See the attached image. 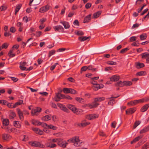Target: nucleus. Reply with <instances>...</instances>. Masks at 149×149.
<instances>
[{
  "instance_id": "obj_7",
  "label": "nucleus",
  "mask_w": 149,
  "mask_h": 149,
  "mask_svg": "<svg viewBox=\"0 0 149 149\" xmlns=\"http://www.w3.org/2000/svg\"><path fill=\"white\" fill-rule=\"evenodd\" d=\"M64 95H63L59 93H56V96L54 99L56 102H58L61 99H64Z\"/></svg>"
},
{
  "instance_id": "obj_6",
  "label": "nucleus",
  "mask_w": 149,
  "mask_h": 149,
  "mask_svg": "<svg viewBox=\"0 0 149 149\" xmlns=\"http://www.w3.org/2000/svg\"><path fill=\"white\" fill-rule=\"evenodd\" d=\"M58 140V144L60 146L63 147H66V145L68 144L65 141H63L62 139L61 138L59 139Z\"/></svg>"
},
{
  "instance_id": "obj_12",
  "label": "nucleus",
  "mask_w": 149,
  "mask_h": 149,
  "mask_svg": "<svg viewBox=\"0 0 149 149\" xmlns=\"http://www.w3.org/2000/svg\"><path fill=\"white\" fill-rule=\"evenodd\" d=\"M136 110L135 108H130L126 111V114H132L134 113Z\"/></svg>"
},
{
  "instance_id": "obj_9",
  "label": "nucleus",
  "mask_w": 149,
  "mask_h": 149,
  "mask_svg": "<svg viewBox=\"0 0 149 149\" xmlns=\"http://www.w3.org/2000/svg\"><path fill=\"white\" fill-rule=\"evenodd\" d=\"M57 105L61 110L66 113L69 112V110L63 104L61 103H58Z\"/></svg>"
},
{
  "instance_id": "obj_34",
  "label": "nucleus",
  "mask_w": 149,
  "mask_h": 149,
  "mask_svg": "<svg viewBox=\"0 0 149 149\" xmlns=\"http://www.w3.org/2000/svg\"><path fill=\"white\" fill-rule=\"evenodd\" d=\"M70 88H65L63 89V91L65 93H70Z\"/></svg>"
},
{
  "instance_id": "obj_55",
  "label": "nucleus",
  "mask_w": 149,
  "mask_h": 149,
  "mask_svg": "<svg viewBox=\"0 0 149 149\" xmlns=\"http://www.w3.org/2000/svg\"><path fill=\"white\" fill-rule=\"evenodd\" d=\"M136 40V37L135 36L131 37L130 38V41L133 42Z\"/></svg>"
},
{
  "instance_id": "obj_52",
  "label": "nucleus",
  "mask_w": 149,
  "mask_h": 149,
  "mask_svg": "<svg viewBox=\"0 0 149 149\" xmlns=\"http://www.w3.org/2000/svg\"><path fill=\"white\" fill-rule=\"evenodd\" d=\"M139 43L138 41H136L135 42H134L132 44V45L134 46L138 47L139 46Z\"/></svg>"
},
{
  "instance_id": "obj_35",
  "label": "nucleus",
  "mask_w": 149,
  "mask_h": 149,
  "mask_svg": "<svg viewBox=\"0 0 149 149\" xmlns=\"http://www.w3.org/2000/svg\"><path fill=\"white\" fill-rule=\"evenodd\" d=\"M16 114L15 112H11L9 115V118L11 119H13L15 116Z\"/></svg>"
},
{
  "instance_id": "obj_53",
  "label": "nucleus",
  "mask_w": 149,
  "mask_h": 149,
  "mask_svg": "<svg viewBox=\"0 0 149 149\" xmlns=\"http://www.w3.org/2000/svg\"><path fill=\"white\" fill-rule=\"evenodd\" d=\"M64 97V99H67L69 100H71L72 99V98L70 97L69 95H64V96H63Z\"/></svg>"
},
{
  "instance_id": "obj_51",
  "label": "nucleus",
  "mask_w": 149,
  "mask_h": 149,
  "mask_svg": "<svg viewBox=\"0 0 149 149\" xmlns=\"http://www.w3.org/2000/svg\"><path fill=\"white\" fill-rule=\"evenodd\" d=\"M39 123H40V122L37 120H33L32 121V124L35 125H38Z\"/></svg>"
},
{
  "instance_id": "obj_46",
  "label": "nucleus",
  "mask_w": 149,
  "mask_h": 149,
  "mask_svg": "<svg viewBox=\"0 0 149 149\" xmlns=\"http://www.w3.org/2000/svg\"><path fill=\"white\" fill-rule=\"evenodd\" d=\"M141 122L139 121H137L135 122L134 125V128H135Z\"/></svg>"
},
{
  "instance_id": "obj_61",
  "label": "nucleus",
  "mask_w": 149,
  "mask_h": 149,
  "mask_svg": "<svg viewBox=\"0 0 149 149\" xmlns=\"http://www.w3.org/2000/svg\"><path fill=\"white\" fill-rule=\"evenodd\" d=\"M10 32L13 33L16 31V29L14 27H11L10 29Z\"/></svg>"
},
{
  "instance_id": "obj_37",
  "label": "nucleus",
  "mask_w": 149,
  "mask_h": 149,
  "mask_svg": "<svg viewBox=\"0 0 149 149\" xmlns=\"http://www.w3.org/2000/svg\"><path fill=\"white\" fill-rule=\"evenodd\" d=\"M59 138H55L53 139H51L49 140V142L50 143H58V140H59Z\"/></svg>"
},
{
  "instance_id": "obj_64",
  "label": "nucleus",
  "mask_w": 149,
  "mask_h": 149,
  "mask_svg": "<svg viewBox=\"0 0 149 149\" xmlns=\"http://www.w3.org/2000/svg\"><path fill=\"white\" fill-rule=\"evenodd\" d=\"M139 26V25L138 24L136 23L135 24H134L132 27V29H134L135 28H137Z\"/></svg>"
},
{
  "instance_id": "obj_56",
  "label": "nucleus",
  "mask_w": 149,
  "mask_h": 149,
  "mask_svg": "<svg viewBox=\"0 0 149 149\" xmlns=\"http://www.w3.org/2000/svg\"><path fill=\"white\" fill-rule=\"evenodd\" d=\"M10 78L14 82H17L18 80V78L13 77H10Z\"/></svg>"
},
{
  "instance_id": "obj_59",
  "label": "nucleus",
  "mask_w": 149,
  "mask_h": 149,
  "mask_svg": "<svg viewBox=\"0 0 149 149\" xmlns=\"http://www.w3.org/2000/svg\"><path fill=\"white\" fill-rule=\"evenodd\" d=\"M42 34V32L41 31H37L36 35L37 37H39Z\"/></svg>"
},
{
  "instance_id": "obj_10",
  "label": "nucleus",
  "mask_w": 149,
  "mask_h": 149,
  "mask_svg": "<svg viewBox=\"0 0 149 149\" xmlns=\"http://www.w3.org/2000/svg\"><path fill=\"white\" fill-rule=\"evenodd\" d=\"M98 117V115L96 114H92L86 116V118L89 120L95 119Z\"/></svg>"
},
{
  "instance_id": "obj_36",
  "label": "nucleus",
  "mask_w": 149,
  "mask_h": 149,
  "mask_svg": "<svg viewBox=\"0 0 149 149\" xmlns=\"http://www.w3.org/2000/svg\"><path fill=\"white\" fill-rule=\"evenodd\" d=\"M21 6L22 5L21 4H19L16 7L15 12V15L17 14V13L19 11L20 9Z\"/></svg>"
},
{
  "instance_id": "obj_31",
  "label": "nucleus",
  "mask_w": 149,
  "mask_h": 149,
  "mask_svg": "<svg viewBox=\"0 0 149 149\" xmlns=\"http://www.w3.org/2000/svg\"><path fill=\"white\" fill-rule=\"evenodd\" d=\"M3 123L4 125L7 126L9 125V120L8 119H3Z\"/></svg>"
},
{
  "instance_id": "obj_18",
  "label": "nucleus",
  "mask_w": 149,
  "mask_h": 149,
  "mask_svg": "<svg viewBox=\"0 0 149 149\" xmlns=\"http://www.w3.org/2000/svg\"><path fill=\"white\" fill-rule=\"evenodd\" d=\"M75 100L77 102L81 104H83L86 102L84 98L81 97H76L75 98Z\"/></svg>"
},
{
  "instance_id": "obj_63",
  "label": "nucleus",
  "mask_w": 149,
  "mask_h": 149,
  "mask_svg": "<svg viewBox=\"0 0 149 149\" xmlns=\"http://www.w3.org/2000/svg\"><path fill=\"white\" fill-rule=\"evenodd\" d=\"M88 69L87 67L86 66H84L81 69V70L82 71H85Z\"/></svg>"
},
{
  "instance_id": "obj_23",
  "label": "nucleus",
  "mask_w": 149,
  "mask_h": 149,
  "mask_svg": "<svg viewBox=\"0 0 149 149\" xmlns=\"http://www.w3.org/2000/svg\"><path fill=\"white\" fill-rule=\"evenodd\" d=\"M149 130V126L146 127L141 130L140 132L141 134H143Z\"/></svg>"
},
{
  "instance_id": "obj_47",
  "label": "nucleus",
  "mask_w": 149,
  "mask_h": 149,
  "mask_svg": "<svg viewBox=\"0 0 149 149\" xmlns=\"http://www.w3.org/2000/svg\"><path fill=\"white\" fill-rule=\"evenodd\" d=\"M8 45L7 43H3L1 46L2 49H6L8 47Z\"/></svg>"
},
{
  "instance_id": "obj_20",
  "label": "nucleus",
  "mask_w": 149,
  "mask_h": 149,
  "mask_svg": "<svg viewBox=\"0 0 149 149\" xmlns=\"http://www.w3.org/2000/svg\"><path fill=\"white\" fill-rule=\"evenodd\" d=\"M60 23L63 24V25L64 26V28L65 29H68L70 27V25L69 24L68 22L63 21H61L60 22Z\"/></svg>"
},
{
  "instance_id": "obj_42",
  "label": "nucleus",
  "mask_w": 149,
  "mask_h": 149,
  "mask_svg": "<svg viewBox=\"0 0 149 149\" xmlns=\"http://www.w3.org/2000/svg\"><path fill=\"white\" fill-rule=\"evenodd\" d=\"M12 52L13 50H10L8 54V55L9 56L10 58L13 57L15 55V54H12Z\"/></svg>"
},
{
  "instance_id": "obj_3",
  "label": "nucleus",
  "mask_w": 149,
  "mask_h": 149,
  "mask_svg": "<svg viewBox=\"0 0 149 149\" xmlns=\"http://www.w3.org/2000/svg\"><path fill=\"white\" fill-rule=\"evenodd\" d=\"M67 107L71 110L72 112L76 114H79L80 113V111L79 109H77L74 105L70 104L67 105Z\"/></svg>"
},
{
  "instance_id": "obj_28",
  "label": "nucleus",
  "mask_w": 149,
  "mask_h": 149,
  "mask_svg": "<svg viewBox=\"0 0 149 149\" xmlns=\"http://www.w3.org/2000/svg\"><path fill=\"white\" fill-rule=\"evenodd\" d=\"M149 53L148 52H145L141 54V55L142 56V58L145 59L147 58H148Z\"/></svg>"
},
{
  "instance_id": "obj_40",
  "label": "nucleus",
  "mask_w": 149,
  "mask_h": 149,
  "mask_svg": "<svg viewBox=\"0 0 149 149\" xmlns=\"http://www.w3.org/2000/svg\"><path fill=\"white\" fill-rule=\"evenodd\" d=\"M143 137V135H140L136 137L134 140H133V141L134 142H136L138 141L139 139H141L142 137Z\"/></svg>"
},
{
  "instance_id": "obj_13",
  "label": "nucleus",
  "mask_w": 149,
  "mask_h": 149,
  "mask_svg": "<svg viewBox=\"0 0 149 149\" xmlns=\"http://www.w3.org/2000/svg\"><path fill=\"white\" fill-rule=\"evenodd\" d=\"M97 101H95V99H94V101L91 104H88V106L91 108L95 107L99 105V104L97 102Z\"/></svg>"
},
{
  "instance_id": "obj_48",
  "label": "nucleus",
  "mask_w": 149,
  "mask_h": 149,
  "mask_svg": "<svg viewBox=\"0 0 149 149\" xmlns=\"http://www.w3.org/2000/svg\"><path fill=\"white\" fill-rule=\"evenodd\" d=\"M50 105L52 108H54L55 109L57 108V105H56V104H55L53 102H51L50 103Z\"/></svg>"
},
{
  "instance_id": "obj_4",
  "label": "nucleus",
  "mask_w": 149,
  "mask_h": 149,
  "mask_svg": "<svg viewBox=\"0 0 149 149\" xmlns=\"http://www.w3.org/2000/svg\"><path fill=\"white\" fill-rule=\"evenodd\" d=\"M29 143L33 147L43 148L44 146L40 143L38 141H31L29 142Z\"/></svg>"
},
{
  "instance_id": "obj_25",
  "label": "nucleus",
  "mask_w": 149,
  "mask_h": 149,
  "mask_svg": "<svg viewBox=\"0 0 149 149\" xmlns=\"http://www.w3.org/2000/svg\"><path fill=\"white\" fill-rule=\"evenodd\" d=\"M136 67L137 68H140L144 67V65L143 63L139 62H136L135 63Z\"/></svg>"
},
{
  "instance_id": "obj_54",
  "label": "nucleus",
  "mask_w": 149,
  "mask_h": 149,
  "mask_svg": "<svg viewBox=\"0 0 149 149\" xmlns=\"http://www.w3.org/2000/svg\"><path fill=\"white\" fill-rule=\"evenodd\" d=\"M11 35V33L9 31H5L4 33V36L5 37Z\"/></svg>"
},
{
  "instance_id": "obj_30",
  "label": "nucleus",
  "mask_w": 149,
  "mask_h": 149,
  "mask_svg": "<svg viewBox=\"0 0 149 149\" xmlns=\"http://www.w3.org/2000/svg\"><path fill=\"white\" fill-rule=\"evenodd\" d=\"M105 98L104 97H98L95 98V101L97 102H100L103 101L105 100Z\"/></svg>"
},
{
  "instance_id": "obj_29",
  "label": "nucleus",
  "mask_w": 149,
  "mask_h": 149,
  "mask_svg": "<svg viewBox=\"0 0 149 149\" xmlns=\"http://www.w3.org/2000/svg\"><path fill=\"white\" fill-rule=\"evenodd\" d=\"M90 123L89 122H84L80 124L79 123L78 124V125L80 127H84L89 125Z\"/></svg>"
},
{
  "instance_id": "obj_38",
  "label": "nucleus",
  "mask_w": 149,
  "mask_h": 149,
  "mask_svg": "<svg viewBox=\"0 0 149 149\" xmlns=\"http://www.w3.org/2000/svg\"><path fill=\"white\" fill-rule=\"evenodd\" d=\"M38 125H41L43 127H47V128L48 125L45 123H41L40 122V123H38Z\"/></svg>"
},
{
  "instance_id": "obj_45",
  "label": "nucleus",
  "mask_w": 149,
  "mask_h": 149,
  "mask_svg": "<svg viewBox=\"0 0 149 149\" xmlns=\"http://www.w3.org/2000/svg\"><path fill=\"white\" fill-rule=\"evenodd\" d=\"M107 64L108 65H115L117 64L116 62H113V61H109L107 62Z\"/></svg>"
},
{
  "instance_id": "obj_26",
  "label": "nucleus",
  "mask_w": 149,
  "mask_h": 149,
  "mask_svg": "<svg viewBox=\"0 0 149 149\" xmlns=\"http://www.w3.org/2000/svg\"><path fill=\"white\" fill-rule=\"evenodd\" d=\"M13 124L14 126L16 127L20 128L21 127V122L19 121H14Z\"/></svg>"
},
{
  "instance_id": "obj_33",
  "label": "nucleus",
  "mask_w": 149,
  "mask_h": 149,
  "mask_svg": "<svg viewBox=\"0 0 149 149\" xmlns=\"http://www.w3.org/2000/svg\"><path fill=\"white\" fill-rule=\"evenodd\" d=\"M101 14V12L98 11L93 14V17L95 18H97L99 17V15Z\"/></svg>"
},
{
  "instance_id": "obj_27",
  "label": "nucleus",
  "mask_w": 149,
  "mask_h": 149,
  "mask_svg": "<svg viewBox=\"0 0 149 149\" xmlns=\"http://www.w3.org/2000/svg\"><path fill=\"white\" fill-rule=\"evenodd\" d=\"M47 128L55 130L57 129V127L55 126H54L52 124L48 125Z\"/></svg>"
},
{
  "instance_id": "obj_58",
  "label": "nucleus",
  "mask_w": 149,
  "mask_h": 149,
  "mask_svg": "<svg viewBox=\"0 0 149 149\" xmlns=\"http://www.w3.org/2000/svg\"><path fill=\"white\" fill-rule=\"evenodd\" d=\"M91 4L90 3H87L85 5V7L86 9L89 8L91 6Z\"/></svg>"
},
{
  "instance_id": "obj_24",
  "label": "nucleus",
  "mask_w": 149,
  "mask_h": 149,
  "mask_svg": "<svg viewBox=\"0 0 149 149\" xmlns=\"http://www.w3.org/2000/svg\"><path fill=\"white\" fill-rule=\"evenodd\" d=\"M149 107V104H147L143 106L141 109V111L144 112L146 111Z\"/></svg>"
},
{
  "instance_id": "obj_62",
  "label": "nucleus",
  "mask_w": 149,
  "mask_h": 149,
  "mask_svg": "<svg viewBox=\"0 0 149 149\" xmlns=\"http://www.w3.org/2000/svg\"><path fill=\"white\" fill-rule=\"evenodd\" d=\"M149 17V12L142 19V21H144V19L146 18H147L148 19Z\"/></svg>"
},
{
  "instance_id": "obj_44",
  "label": "nucleus",
  "mask_w": 149,
  "mask_h": 149,
  "mask_svg": "<svg viewBox=\"0 0 149 149\" xmlns=\"http://www.w3.org/2000/svg\"><path fill=\"white\" fill-rule=\"evenodd\" d=\"M129 49V48L128 47H127L125 48L122 49L120 51V53L122 54H123L126 52Z\"/></svg>"
},
{
  "instance_id": "obj_43",
  "label": "nucleus",
  "mask_w": 149,
  "mask_h": 149,
  "mask_svg": "<svg viewBox=\"0 0 149 149\" xmlns=\"http://www.w3.org/2000/svg\"><path fill=\"white\" fill-rule=\"evenodd\" d=\"M75 33L77 36H82L84 34L83 32L81 31H78L75 32Z\"/></svg>"
},
{
  "instance_id": "obj_16",
  "label": "nucleus",
  "mask_w": 149,
  "mask_h": 149,
  "mask_svg": "<svg viewBox=\"0 0 149 149\" xmlns=\"http://www.w3.org/2000/svg\"><path fill=\"white\" fill-rule=\"evenodd\" d=\"M17 110L20 119L22 121L24 119V116L22 113L19 108L17 109Z\"/></svg>"
},
{
  "instance_id": "obj_11",
  "label": "nucleus",
  "mask_w": 149,
  "mask_h": 149,
  "mask_svg": "<svg viewBox=\"0 0 149 149\" xmlns=\"http://www.w3.org/2000/svg\"><path fill=\"white\" fill-rule=\"evenodd\" d=\"M42 109L40 107H37L35 109L31 111V114L32 115H37L39 113L41 110Z\"/></svg>"
},
{
  "instance_id": "obj_39",
  "label": "nucleus",
  "mask_w": 149,
  "mask_h": 149,
  "mask_svg": "<svg viewBox=\"0 0 149 149\" xmlns=\"http://www.w3.org/2000/svg\"><path fill=\"white\" fill-rule=\"evenodd\" d=\"M56 146V145L55 143H50V142H49V144L47 146V147L50 148H54Z\"/></svg>"
},
{
  "instance_id": "obj_14",
  "label": "nucleus",
  "mask_w": 149,
  "mask_h": 149,
  "mask_svg": "<svg viewBox=\"0 0 149 149\" xmlns=\"http://www.w3.org/2000/svg\"><path fill=\"white\" fill-rule=\"evenodd\" d=\"M103 87V85L102 84H97L95 86L92 87L94 91H97L101 88H102Z\"/></svg>"
},
{
  "instance_id": "obj_57",
  "label": "nucleus",
  "mask_w": 149,
  "mask_h": 149,
  "mask_svg": "<svg viewBox=\"0 0 149 149\" xmlns=\"http://www.w3.org/2000/svg\"><path fill=\"white\" fill-rule=\"evenodd\" d=\"M114 103H115V101L113 100H111L108 102V104L113 105Z\"/></svg>"
},
{
  "instance_id": "obj_32",
  "label": "nucleus",
  "mask_w": 149,
  "mask_h": 149,
  "mask_svg": "<svg viewBox=\"0 0 149 149\" xmlns=\"http://www.w3.org/2000/svg\"><path fill=\"white\" fill-rule=\"evenodd\" d=\"M147 35L146 33H143L139 36L141 40H145L147 38Z\"/></svg>"
},
{
  "instance_id": "obj_19",
  "label": "nucleus",
  "mask_w": 149,
  "mask_h": 149,
  "mask_svg": "<svg viewBox=\"0 0 149 149\" xmlns=\"http://www.w3.org/2000/svg\"><path fill=\"white\" fill-rule=\"evenodd\" d=\"M2 138L4 140H9L11 138V136L8 134H4L2 135Z\"/></svg>"
},
{
  "instance_id": "obj_8",
  "label": "nucleus",
  "mask_w": 149,
  "mask_h": 149,
  "mask_svg": "<svg viewBox=\"0 0 149 149\" xmlns=\"http://www.w3.org/2000/svg\"><path fill=\"white\" fill-rule=\"evenodd\" d=\"M53 29L56 32H63L64 31L63 28L61 25H57L54 26Z\"/></svg>"
},
{
  "instance_id": "obj_50",
  "label": "nucleus",
  "mask_w": 149,
  "mask_h": 149,
  "mask_svg": "<svg viewBox=\"0 0 149 149\" xmlns=\"http://www.w3.org/2000/svg\"><path fill=\"white\" fill-rule=\"evenodd\" d=\"M7 9V7L4 6L3 5L1 6L0 8V11H4L5 10Z\"/></svg>"
},
{
  "instance_id": "obj_60",
  "label": "nucleus",
  "mask_w": 149,
  "mask_h": 149,
  "mask_svg": "<svg viewBox=\"0 0 149 149\" xmlns=\"http://www.w3.org/2000/svg\"><path fill=\"white\" fill-rule=\"evenodd\" d=\"M144 72L143 71H141L139 72H137L136 73V75L137 76H142L144 75Z\"/></svg>"
},
{
  "instance_id": "obj_41",
  "label": "nucleus",
  "mask_w": 149,
  "mask_h": 149,
  "mask_svg": "<svg viewBox=\"0 0 149 149\" xmlns=\"http://www.w3.org/2000/svg\"><path fill=\"white\" fill-rule=\"evenodd\" d=\"M55 53V51L54 50H52L49 52L48 56L50 57L52 55L54 54Z\"/></svg>"
},
{
  "instance_id": "obj_15",
  "label": "nucleus",
  "mask_w": 149,
  "mask_h": 149,
  "mask_svg": "<svg viewBox=\"0 0 149 149\" xmlns=\"http://www.w3.org/2000/svg\"><path fill=\"white\" fill-rule=\"evenodd\" d=\"M51 118V115L48 114L43 117L41 119L42 120L45 121L50 120Z\"/></svg>"
},
{
  "instance_id": "obj_22",
  "label": "nucleus",
  "mask_w": 149,
  "mask_h": 149,
  "mask_svg": "<svg viewBox=\"0 0 149 149\" xmlns=\"http://www.w3.org/2000/svg\"><path fill=\"white\" fill-rule=\"evenodd\" d=\"M91 19V15L90 14L85 17L84 20V23H86L88 22Z\"/></svg>"
},
{
  "instance_id": "obj_17",
  "label": "nucleus",
  "mask_w": 149,
  "mask_h": 149,
  "mask_svg": "<svg viewBox=\"0 0 149 149\" xmlns=\"http://www.w3.org/2000/svg\"><path fill=\"white\" fill-rule=\"evenodd\" d=\"M120 78V77L119 76L117 75H114L112 76L110 78V79L111 81H115L118 80Z\"/></svg>"
},
{
  "instance_id": "obj_5",
  "label": "nucleus",
  "mask_w": 149,
  "mask_h": 149,
  "mask_svg": "<svg viewBox=\"0 0 149 149\" xmlns=\"http://www.w3.org/2000/svg\"><path fill=\"white\" fill-rule=\"evenodd\" d=\"M50 7V6L48 4H47L40 8L39 9V11L41 13L46 12L49 9Z\"/></svg>"
},
{
  "instance_id": "obj_1",
  "label": "nucleus",
  "mask_w": 149,
  "mask_h": 149,
  "mask_svg": "<svg viewBox=\"0 0 149 149\" xmlns=\"http://www.w3.org/2000/svg\"><path fill=\"white\" fill-rule=\"evenodd\" d=\"M68 141L74 143V146L77 147L81 145L82 142L78 137H74L68 140Z\"/></svg>"
},
{
  "instance_id": "obj_2",
  "label": "nucleus",
  "mask_w": 149,
  "mask_h": 149,
  "mask_svg": "<svg viewBox=\"0 0 149 149\" xmlns=\"http://www.w3.org/2000/svg\"><path fill=\"white\" fill-rule=\"evenodd\" d=\"M132 84V82L129 81H119L115 84L116 86L123 87L124 86H130Z\"/></svg>"
},
{
  "instance_id": "obj_21",
  "label": "nucleus",
  "mask_w": 149,
  "mask_h": 149,
  "mask_svg": "<svg viewBox=\"0 0 149 149\" xmlns=\"http://www.w3.org/2000/svg\"><path fill=\"white\" fill-rule=\"evenodd\" d=\"M90 37H87L86 36H81L79 37L78 40L79 41L82 42L86 40H89V38Z\"/></svg>"
},
{
  "instance_id": "obj_49",
  "label": "nucleus",
  "mask_w": 149,
  "mask_h": 149,
  "mask_svg": "<svg viewBox=\"0 0 149 149\" xmlns=\"http://www.w3.org/2000/svg\"><path fill=\"white\" fill-rule=\"evenodd\" d=\"M70 93L72 94H77V91H76V90L71 88H70Z\"/></svg>"
}]
</instances>
